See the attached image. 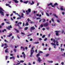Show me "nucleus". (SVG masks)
Segmentation results:
<instances>
[{
    "mask_svg": "<svg viewBox=\"0 0 65 65\" xmlns=\"http://www.w3.org/2000/svg\"><path fill=\"white\" fill-rule=\"evenodd\" d=\"M0 13L1 14V15H3V16H4V12H3L2 11H5L4 10H3V9L2 8H1L0 7Z\"/></svg>",
    "mask_w": 65,
    "mask_h": 65,
    "instance_id": "f257e3e1",
    "label": "nucleus"
},
{
    "mask_svg": "<svg viewBox=\"0 0 65 65\" xmlns=\"http://www.w3.org/2000/svg\"><path fill=\"white\" fill-rule=\"evenodd\" d=\"M51 41H53V42H54V43H51V44L52 45H54V46H56V44H55V43L56 42H55V39H53L51 38Z\"/></svg>",
    "mask_w": 65,
    "mask_h": 65,
    "instance_id": "f03ea898",
    "label": "nucleus"
},
{
    "mask_svg": "<svg viewBox=\"0 0 65 65\" xmlns=\"http://www.w3.org/2000/svg\"><path fill=\"white\" fill-rule=\"evenodd\" d=\"M30 51L31 54L29 56V57H32V55H33V53H34V52H35V51H34V50H30Z\"/></svg>",
    "mask_w": 65,
    "mask_h": 65,
    "instance_id": "7ed1b4c3",
    "label": "nucleus"
},
{
    "mask_svg": "<svg viewBox=\"0 0 65 65\" xmlns=\"http://www.w3.org/2000/svg\"><path fill=\"white\" fill-rule=\"evenodd\" d=\"M26 12H27V14H29V13L31 12V10L29 8L28 9V10H26Z\"/></svg>",
    "mask_w": 65,
    "mask_h": 65,
    "instance_id": "20e7f679",
    "label": "nucleus"
},
{
    "mask_svg": "<svg viewBox=\"0 0 65 65\" xmlns=\"http://www.w3.org/2000/svg\"><path fill=\"white\" fill-rule=\"evenodd\" d=\"M35 27H34V26H32L30 28V32H32V30H35Z\"/></svg>",
    "mask_w": 65,
    "mask_h": 65,
    "instance_id": "39448f33",
    "label": "nucleus"
},
{
    "mask_svg": "<svg viewBox=\"0 0 65 65\" xmlns=\"http://www.w3.org/2000/svg\"><path fill=\"white\" fill-rule=\"evenodd\" d=\"M38 61H39V63H40V62L42 61V60L41 59L40 57H38Z\"/></svg>",
    "mask_w": 65,
    "mask_h": 65,
    "instance_id": "423d86ee",
    "label": "nucleus"
},
{
    "mask_svg": "<svg viewBox=\"0 0 65 65\" xmlns=\"http://www.w3.org/2000/svg\"><path fill=\"white\" fill-rule=\"evenodd\" d=\"M10 28H12V26H11V25H10V26L6 27L7 29H8V30H10Z\"/></svg>",
    "mask_w": 65,
    "mask_h": 65,
    "instance_id": "0eeeda50",
    "label": "nucleus"
},
{
    "mask_svg": "<svg viewBox=\"0 0 65 65\" xmlns=\"http://www.w3.org/2000/svg\"><path fill=\"white\" fill-rule=\"evenodd\" d=\"M48 23L47 22L44 24L43 25L44 27H47L48 26Z\"/></svg>",
    "mask_w": 65,
    "mask_h": 65,
    "instance_id": "6e6552de",
    "label": "nucleus"
},
{
    "mask_svg": "<svg viewBox=\"0 0 65 65\" xmlns=\"http://www.w3.org/2000/svg\"><path fill=\"white\" fill-rule=\"evenodd\" d=\"M55 32H56V35L58 36V35H59V33H58L59 32V31H55Z\"/></svg>",
    "mask_w": 65,
    "mask_h": 65,
    "instance_id": "1a4fd4ad",
    "label": "nucleus"
},
{
    "mask_svg": "<svg viewBox=\"0 0 65 65\" xmlns=\"http://www.w3.org/2000/svg\"><path fill=\"white\" fill-rule=\"evenodd\" d=\"M13 2H14L16 3H18L19 2L17 0H13Z\"/></svg>",
    "mask_w": 65,
    "mask_h": 65,
    "instance_id": "9d476101",
    "label": "nucleus"
},
{
    "mask_svg": "<svg viewBox=\"0 0 65 65\" xmlns=\"http://www.w3.org/2000/svg\"><path fill=\"white\" fill-rule=\"evenodd\" d=\"M22 55H23V57H24V58H25L26 56V55H25V54L24 53V52H23L22 53Z\"/></svg>",
    "mask_w": 65,
    "mask_h": 65,
    "instance_id": "9b49d317",
    "label": "nucleus"
},
{
    "mask_svg": "<svg viewBox=\"0 0 65 65\" xmlns=\"http://www.w3.org/2000/svg\"><path fill=\"white\" fill-rule=\"evenodd\" d=\"M52 15H53V16H54L55 17H56V18H58V17L57 16V15L55 14H53Z\"/></svg>",
    "mask_w": 65,
    "mask_h": 65,
    "instance_id": "f8f14e48",
    "label": "nucleus"
},
{
    "mask_svg": "<svg viewBox=\"0 0 65 65\" xmlns=\"http://www.w3.org/2000/svg\"><path fill=\"white\" fill-rule=\"evenodd\" d=\"M39 43V42H36L34 43V44H38Z\"/></svg>",
    "mask_w": 65,
    "mask_h": 65,
    "instance_id": "ddd939ff",
    "label": "nucleus"
},
{
    "mask_svg": "<svg viewBox=\"0 0 65 65\" xmlns=\"http://www.w3.org/2000/svg\"><path fill=\"white\" fill-rule=\"evenodd\" d=\"M34 4V2L33 1H32V3H30L31 5H33Z\"/></svg>",
    "mask_w": 65,
    "mask_h": 65,
    "instance_id": "4468645a",
    "label": "nucleus"
},
{
    "mask_svg": "<svg viewBox=\"0 0 65 65\" xmlns=\"http://www.w3.org/2000/svg\"><path fill=\"white\" fill-rule=\"evenodd\" d=\"M54 6H56V5H58V4L57 3H56L54 4Z\"/></svg>",
    "mask_w": 65,
    "mask_h": 65,
    "instance_id": "2eb2a0df",
    "label": "nucleus"
},
{
    "mask_svg": "<svg viewBox=\"0 0 65 65\" xmlns=\"http://www.w3.org/2000/svg\"><path fill=\"white\" fill-rule=\"evenodd\" d=\"M28 29V27H26L24 28V29L25 30H27Z\"/></svg>",
    "mask_w": 65,
    "mask_h": 65,
    "instance_id": "dca6fc26",
    "label": "nucleus"
},
{
    "mask_svg": "<svg viewBox=\"0 0 65 65\" xmlns=\"http://www.w3.org/2000/svg\"><path fill=\"white\" fill-rule=\"evenodd\" d=\"M24 3H25V4H27V3L28 2V1H24L23 2Z\"/></svg>",
    "mask_w": 65,
    "mask_h": 65,
    "instance_id": "f3484780",
    "label": "nucleus"
},
{
    "mask_svg": "<svg viewBox=\"0 0 65 65\" xmlns=\"http://www.w3.org/2000/svg\"><path fill=\"white\" fill-rule=\"evenodd\" d=\"M52 4H53L52 3H50L49 4H48V5H48V6H50V5H52Z\"/></svg>",
    "mask_w": 65,
    "mask_h": 65,
    "instance_id": "a211bd4d",
    "label": "nucleus"
},
{
    "mask_svg": "<svg viewBox=\"0 0 65 65\" xmlns=\"http://www.w3.org/2000/svg\"><path fill=\"white\" fill-rule=\"evenodd\" d=\"M21 64V62H20L19 63H17L16 64H14V65H20Z\"/></svg>",
    "mask_w": 65,
    "mask_h": 65,
    "instance_id": "6ab92c4d",
    "label": "nucleus"
},
{
    "mask_svg": "<svg viewBox=\"0 0 65 65\" xmlns=\"http://www.w3.org/2000/svg\"><path fill=\"white\" fill-rule=\"evenodd\" d=\"M5 53H7L8 52V49H6L5 51Z\"/></svg>",
    "mask_w": 65,
    "mask_h": 65,
    "instance_id": "aec40b11",
    "label": "nucleus"
},
{
    "mask_svg": "<svg viewBox=\"0 0 65 65\" xmlns=\"http://www.w3.org/2000/svg\"><path fill=\"white\" fill-rule=\"evenodd\" d=\"M51 21H52V22H53L54 23H55L54 18H52Z\"/></svg>",
    "mask_w": 65,
    "mask_h": 65,
    "instance_id": "412c9836",
    "label": "nucleus"
},
{
    "mask_svg": "<svg viewBox=\"0 0 65 65\" xmlns=\"http://www.w3.org/2000/svg\"><path fill=\"white\" fill-rule=\"evenodd\" d=\"M40 56V54H38L37 55V58H38V57H38V56Z\"/></svg>",
    "mask_w": 65,
    "mask_h": 65,
    "instance_id": "4be33fe9",
    "label": "nucleus"
},
{
    "mask_svg": "<svg viewBox=\"0 0 65 65\" xmlns=\"http://www.w3.org/2000/svg\"><path fill=\"white\" fill-rule=\"evenodd\" d=\"M29 25V24H28V22H27L26 23V24L25 25V26H28Z\"/></svg>",
    "mask_w": 65,
    "mask_h": 65,
    "instance_id": "5701e85b",
    "label": "nucleus"
},
{
    "mask_svg": "<svg viewBox=\"0 0 65 65\" xmlns=\"http://www.w3.org/2000/svg\"><path fill=\"white\" fill-rule=\"evenodd\" d=\"M60 10H64V9L62 8V7H61L60 8Z\"/></svg>",
    "mask_w": 65,
    "mask_h": 65,
    "instance_id": "b1692460",
    "label": "nucleus"
},
{
    "mask_svg": "<svg viewBox=\"0 0 65 65\" xmlns=\"http://www.w3.org/2000/svg\"><path fill=\"white\" fill-rule=\"evenodd\" d=\"M13 51H14V52H15L16 53V52L17 51V49H14Z\"/></svg>",
    "mask_w": 65,
    "mask_h": 65,
    "instance_id": "393cba45",
    "label": "nucleus"
},
{
    "mask_svg": "<svg viewBox=\"0 0 65 65\" xmlns=\"http://www.w3.org/2000/svg\"><path fill=\"white\" fill-rule=\"evenodd\" d=\"M48 62L49 63H53V61H49Z\"/></svg>",
    "mask_w": 65,
    "mask_h": 65,
    "instance_id": "a878e982",
    "label": "nucleus"
},
{
    "mask_svg": "<svg viewBox=\"0 0 65 65\" xmlns=\"http://www.w3.org/2000/svg\"><path fill=\"white\" fill-rule=\"evenodd\" d=\"M8 47V46H5V47H4V48H6L7 47Z\"/></svg>",
    "mask_w": 65,
    "mask_h": 65,
    "instance_id": "bb28decb",
    "label": "nucleus"
},
{
    "mask_svg": "<svg viewBox=\"0 0 65 65\" xmlns=\"http://www.w3.org/2000/svg\"><path fill=\"white\" fill-rule=\"evenodd\" d=\"M17 25L18 27H20V25H19V23H18V24H17Z\"/></svg>",
    "mask_w": 65,
    "mask_h": 65,
    "instance_id": "cd10ccee",
    "label": "nucleus"
},
{
    "mask_svg": "<svg viewBox=\"0 0 65 65\" xmlns=\"http://www.w3.org/2000/svg\"><path fill=\"white\" fill-rule=\"evenodd\" d=\"M8 58V56H6V60H7Z\"/></svg>",
    "mask_w": 65,
    "mask_h": 65,
    "instance_id": "c85d7f7f",
    "label": "nucleus"
},
{
    "mask_svg": "<svg viewBox=\"0 0 65 65\" xmlns=\"http://www.w3.org/2000/svg\"><path fill=\"white\" fill-rule=\"evenodd\" d=\"M20 62H21V63H23L24 62V61L22 60L20 61Z\"/></svg>",
    "mask_w": 65,
    "mask_h": 65,
    "instance_id": "c756f323",
    "label": "nucleus"
},
{
    "mask_svg": "<svg viewBox=\"0 0 65 65\" xmlns=\"http://www.w3.org/2000/svg\"><path fill=\"white\" fill-rule=\"evenodd\" d=\"M4 44L2 43V46H1L2 47H3V46H4Z\"/></svg>",
    "mask_w": 65,
    "mask_h": 65,
    "instance_id": "7c9ffc66",
    "label": "nucleus"
},
{
    "mask_svg": "<svg viewBox=\"0 0 65 65\" xmlns=\"http://www.w3.org/2000/svg\"><path fill=\"white\" fill-rule=\"evenodd\" d=\"M36 16H37V17H39V14H36Z\"/></svg>",
    "mask_w": 65,
    "mask_h": 65,
    "instance_id": "2f4dec72",
    "label": "nucleus"
},
{
    "mask_svg": "<svg viewBox=\"0 0 65 65\" xmlns=\"http://www.w3.org/2000/svg\"><path fill=\"white\" fill-rule=\"evenodd\" d=\"M41 19V18L40 17H38L37 18V20H38L39 19Z\"/></svg>",
    "mask_w": 65,
    "mask_h": 65,
    "instance_id": "473e14b6",
    "label": "nucleus"
},
{
    "mask_svg": "<svg viewBox=\"0 0 65 65\" xmlns=\"http://www.w3.org/2000/svg\"><path fill=\"white\" fill-rule=\"evenodd\" d=\"M43 25L42 24H41L40 25V27L41 28H42L43 27Z\"/></svg>",
    "mask_w": 65,
    "mask_h": 65,
    "instance_id": "72a5a7b5",
    "label": "nucleus"
},
{
    "mask_svg": "<svg viewBox=\"0 0 65 65\" xmlns=\"http://www.w3.org/2000/svg\"><path fill=\"white\" fill-rule=\"evenodd\" d=\"M40 53H43V52H42V51H40L39 53L40 54Z\"/></svg>",
    "mask_w": 65,
    "mask_h": 65,
    "instance_id": "f704fd0d",
    "label": "nucleus"
},
{
    "mask_svg": "<svg viewBox=\"0 0 65 65\" xmlns=\"http://www.w3.org/2000/svg\"><path fill=\"white\" fill-rule=\"evenodd\" d=\"M21 34H22L23 35H25V33H24L22 32H21Z\"/></svg>",
    "mask_w": 65,
    "mask_h": 65,
    "instance_id": "c9c22d12",
    "label": "nucleus"
},
{
    "mask_svg": "<svg viewBox=\"0 0 65 65\" xmlns=\"http://www.w3.org/2000/svg\"><path fill=\"white\" fill-rule=\"evenodd\" d=\"M46 15H47V16H49L50 15H49V14H48V13H46Z\"/></svg>",
    "mask_w": 65,
    "mask_h": 65,
    "instance_id": "e433bc0d",
    "label": "nucleus"
},
{
    "mask_svg": "<svg viewBox=\"0 0 65 65\" xmlns=\"http://www.w3.org/2000/svg\"><path fill=\"white\" fill-rule=\"evenodd\" d=\"M64 32V30H62L61 31V33H63Z\"/></svg>",
    "mask_w": 65,
    "mask_h": 65,
    "instance_id": "4c0bfd02",
    "label": "nucleus"
},
{
    "mask_svg": "<svg viewBox=\"0 0 65 65\" xmlns=\"http://www.w3.org/2000/svg\"><path fill=\"white\" fill-rule=\"evenodd\" d=\"M6 16H7V17H8V16H9V14H6Z\"/></svg>",
    "mask_w": 65,
    "mask_h": 65,
    "instance_id": "58836bf2",
    "label": "nucleus"
},
{
    "mask_svg": "<svg viewBox=\"0 0 65 65\" xmlns=\"http://www.w3.org/2000/svg\"><path fill=\"white\" fill-rule=\"evenodd\" d=\"M62 14L63 15H64V14H65V13L63 12H62Z\"/></svg>",
    "mask_w": 65,
    "mask_h": 65,
    "instance_id": "ea45409f",
    "label": "nucleus"
},
{
    "mask_svg": "<svg viewBox=\"0 0 65 65\" xmlns=\"http://www.w3.org/2000/svg\"><path fill=\"white\" fill-rule=\"evenodd\" d=\"M50 36H51V34H49L48 35V36L49 37H50Z\"/></svg>",
    "mask_w": 65,
    "mask_h": 65,
    "instance_id": "a19ab883",
    "label": "nucleus"
},
{
    "mask_svg": "<svg viewBox=\"0 0 65 65\" xmlns=\"http://www.w3.org/2000/svg\"><path fill=\"white\" fill-rule=\"evenodd\" d=\"M34 47H35L34 46H33L32 48H31V49L32 50H33V49H34Z\"/></svg>",
    "mask_w": 65,
    "mask_h": 65,
    "instance_id": "79ce46f5",
    "label": "nucleus"
},
{
    "mask_svg": "<svg viewBox=\"0 0 65 65\" xmlns=\"http://www.w3.org/2000/svg\"><path fill=\"white\" fill-rule=\"evenodd\" d=\"M61 51H64V48L62 49V48H61Z\"/></svg>",
    "mask_w": 65,
    "mask_h": 65,
    "instance_id": "37998d69",
    "label": "nucleus"
},
{
    "mask_svg": "<svg viewBox=\"0 0 65 65\" xmlns=\"http://www.w3.org/2000/svg\"><path fill=\"white\" fill-rule=\"evenodd\" d=\"M49 56V54H47L46 55V57H47V56Z\"/></svg>",
    "mask_w": 65,
    "mask_h": 65,
    "instance_id": "c03bdc74",
    "label": "nucleus"
},
{
    "mask_svg": "<svg viewBox=\"0 0 65 65\" xmlns=\"http://www.w3.org/2000/svg\"><path fill=\"white\" fill-rule=\"evenodd\" d=\"M12 58H13V60H15V57L14 56L12 57Z\"/></svg>",
    "mask_w": 65,
    "mask_h": 65,
    "instance_id": "a18cd8bd",
    "label": "nucleus"
},
{
    "mask_svg": "<svg viewBox=\"0 0 65 65\" xmlns=\"http://www.w3.org/2000/svg\"><path fill=\"white\" fill-rule=\"evenodd\" d=\"M46 40H47V38H46L44 40V41H46Z\"/></svg>",
    "mask_w": 65,
    "mask_h": 65,
    "instance_id": "49530a36",
    "label": "nucleus"
},
{
    "mask_svg": "<svg viewBox=\"0 0 65 65\" xmlns=\"http://www.w3.org/2000/svg\"><path fill=\"white\" fill-rule=\"evenodd\" d=\"M45 35H43V36H42V37L43 38H44L45 37Z\"/></svg>",
    "mask_w": 65,
    "mask_h": 65,
    "instance_id": "de8ad7c7",
    "label": "nucleus"
},
{
    "mask_svg": "<svg viewBox=\"0 0 65 65\" xmlns=\"http://www.w3.org/2000/svg\"><path fill=\"white\" fill-rule=\"evenodd\" d=\"M25 48L26 50H28V47H25Z\"/></svg>",
    "mask_w": 65,
    "mask_h": 65,
    "instance_id": "09e8293b",
    "label": "nucleus"
},
{
    "mask_svg": "<svg viewBox=\"0 0 65 65\" xmlns=\"http://www.w3.org/2000/svg\"><path fill=\"white\" fill-rule=\"evenodd\" d=\"M10 36H12V33H11V34H9Z\"/></svg>",
    "mask_w": 65,
    "mask_h": 65,
    "instance_id": "8fccbe9b",
    "label": "nucleus"
},
{
    "mask_svg": "<svg viewBox=\"0 0 65 65\" xmlns=\"http://www.w3.org/2000/svg\"><path fill=\"white\" fill-rule=\"evenodd\" d=\"M17 32V33H19V31L18 29H17L16 31Z\"/></svg>",
    "mask_w": 65,
    "mask_h": 65,
    "instance_id": "3c124183",
    "label": "nucleus"
},
{
    "mask_svg": "<svg viewBox=\"0 0 65 65\" xmlns=\"http://www.w3.org/2000/svg\"><path fill=\"white\" fill-rule=\"evenodd\" d=\"M64 62H62L61 63V64H62V65H64Z\"/></svg>",
    "mask_w": 65,
    "mask_h": 65,
    "instance_id": "603ef678",
    "label": "nucleus"
},
{
    "mask_svg": "<svg viewBox=\"0 0 65 65\" xmlns=\"http://www.w3.org/2000/svg\"><path fill=\"white\" fill-rule=\"evenodd\" d=\"M36 53H37V49H36L35 50Z\"/></svg>",
    "mask_w": 65,
    "mask_h": 65,
    "instance_id": "864d4df0",
    "label": "nucleus"
},
{
    "mask_svg": "<svg viewBox=\"0 0 65 65\" xmlns=\"http://www.w3.org/2000/svg\"><path fill=\"white\" fill-rule=\"evenodd\" d=\"M46 29L47 30H48V29H50V27H47L46 28Z\"/></svg>",
    "mask_w": 65,
    "mask_h": 65,
    "instance_id": "5fc2aeb1",
    "label": "nucleus"
},
{
    "mask_svg": "<svg viewBox=\"0 0 65 65\" xmlns=\"http://www.w3.org/2000/svg\"><path fill=\"white\" fill-rule=\"evenodd\" d=\"M39 40H42V39L41 38H39Z\"/></svg>",
    "mask_w": 65,
    "mask_h": 65,
    "instance_id": "6e6d98bb",
    "label": "nucleus"
},
{
    "mask_svg": "<svg viewBox=\"0 0 65 65\" xmlns=\"http://www.w3.org/2000/svg\"><path fill=\"white\" fill-rule=\"evenodd\" d=\"M57 21L58 23H60V22L59 20H57Z\"/></svg>",
    "mask_w": 65,
    "mask_h": 65,
    "instance_id": "4d7b16f0",
    "label": "nucleus"
},
{
    "mask_svg": "<svg viewBox=\"0 0 65 65\" xmlns=\"http://www.w3.org/2000/svg\"><path fill=\"white\" fill-rule=\"evenodd\" d=\"M31 35H32V34H30L27 35V36H31Z\"/></svg>",
    "mask_w": 65,
    "mask_h": 65,
    "instance_id": "13d9d810",
    "label": "nucleus"
},
{
    "mask_svg": "<svg viewBox=\"0 0 65 65\" xmlns=\"http://www.w3.org/2000/svg\"><path fill=\"white\" fill-rule=\"evenodd\" d=\"M20 2H23V0H20Z\"/></svg>",
    "mask_w": 65,
    "mask_h": 65,
    "instance_id": "bf43d9fd",
    "label": "nucleus"
},
{
    "mask_svg": "<svg viewBox=\"0 0 65 65\" xmlns=\"http://www.w3.org/2000/svg\"><path fill=\"white\" fill-rule=\"evenodd\" d=\"M43 23H44V22H45V20L44 19H43Z\"/></svg>",
    "mask_w": 65,
    "mask_h": 65,
    "instance_id": "052dcab7",
    "label": "nucleus"
},
{
    "mask_svg": "<svg viewBox=\"0 0 65 65\" xmlns=\"http://www.w3.org/2000/svg\"><path fill=\"white\" fill-rule=\"evenodd\" d=\"M4 25V23H2V25Z\"/></svg>",
    "mask_w": 65,
    "mask_h": 65,
    "instance_id": "680f3d73",
    "label": "nucleus"
},
{
    "mask_svg": "<svg viewBox=\"0 0 65 65\" xmlns=\"http://www.w3.org/2000/svg\"><path fill=\"white\" fill-rule=\"evenodd\" d=\"M52 26H56V25H55V24H52Z\"/></svg>",
    "mask_w": 65,
    "mask_h": 65,
    "instance_id": "e2e57ef3",
    "label": "nucleus"
},
{
    "mask_svg": "<svg viewBox=\"0 0 65 65\" xmlns=\"http://www.w3.org/2000/svg\"><path fill=\"white\" fill-rule=\"evenodd\" d=\"M13 13H16V11H13Z\"/></svg>",
    "mask_w": 65,
    "mask_h": 65,
    "instance_id": "0e129e2a",
    "label": "nucleus"
},
{
    "mask_svg": "<svg viewBox=\"0 0 65 65\" xmlns=\"http://www.w3.org/2000/svg\"><path fill=\"white\" fill-rule=\"evenodd\" d=\"M30 23L31 24H33V23H34V22L30 21Z\"/></svg>",
    "mask_w": 65,
    "mask_h": 65,
    "instance_id": "69168bd1",
    "label": "nucleus"
},
{
    "mask_svg": "<svg viewBox=\"0 0 65 65\" xmlns=\"http://www.w3.org/2000/svg\"><path fill=\"white\" fill-rule=\"evenodd\" d=\"M13 15V13H12L11 14H10V16L11 17V16H12Z\"/></svg>",
    "mask_w": 65,
    "mask_h": 65,
    "instance_id": "338daca9",
    "label": "nucleus"
},
{
    "mask_svg": "<svg viewBox=\"0 0 65 65\" xmlns=\"http://www.w3.org/2000/svg\"><path fill=\"white\" fill-rule=\"evenodd\" d=\"M45 28H42V30H43V31H44V30H45Z\"/></svg>",
    "mask_w": 65,
    "mask_h": 65,
    "instance_id": "774afa93",
    "label": "nucleus"
}]
</instances>
